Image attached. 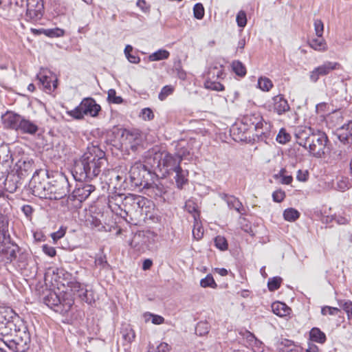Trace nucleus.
<instances>
[{"label": "nucleus", "mask_w": 352, "mask_h": 352, "mask_svg": "<svg viewBox=\"0 0 352 352\" xmlns=\"http://www.w3.org/2000/svg\"><path fill=\"white\" fill-rule=\"evenodd\" d=\"M340 69H342V66L340 63L327 60L309 72V80L316 83L320 76H327L333 71Z\"/></svg>", "instance_id": "nucleus-12"}, {"label": "nucleus", "mask_w": 352, "mask_h": 352, "mask_svg": "<svg viewBox=\"0 0 352 352\" xmlns=\"http://www.w3.org/2000/svg\"><path fill=\"white\" fill-rule=\"evenodd\" d=\"M276 140L280 144H285L290 140V135L282 129L276 136Z\"/></svg>", "instance_id": "nucleus-54"}, {"label": "nucleus", "mask_w": 352, "mask_h": 352, "mask_svg": "<svg viewBox=\"0 0 352 352\" xmlns=\"http://www.w3.org/2000/svg\"><path fill=\"white\" fill-rule=\"evenodd\" d=\"M204 87L207 89L217 91L224 90V86L221 83L213 81L210 78H208L205 81Z\"/></svg>", "instance_id": "nucleus-37"}, {"label": "nucleus", "mask_w": 352, "mask_h": 352, "mask_svg": "<svg viewBox=\"0 0 352 352\" xmlns=\"http://www.w3.org/2000/svg\"><path fill=\"white\" fill-rule=\"evenodd\" d=\"M2 120L6 127L20 131L21 133L34 135L39 130L36 121L12 111L6 112L2 116Z\"/></svg>", "instance_id": "nucleus-3"}, {"label": "nucleus", "mask_w": 352, "mask_h": 352, "mask_svg": "<svg viewBox=\"0 0 352 352\" xmlns=\"http://www.w3.org/2000/svg\"><path fill=\"white\" fill-rule=\"evenodd\" d=\"M220 197L227 203L230 209H234L239 214H243V204L238 198L233 195H229L225 193L221 194Z\"/></svg>", "instance_id": "nucleus-22"}, {"label": "nucleus", "mask_w": 352, "mask_h": 352, "mask_svg": "<svg viewBox=\"0 0 352 352\" xmlns=\"http://www.w3.org/2000/svg\"><path fill=\"white\" fill-rule=\"evenodd\" d=\"M310 339L316 342L323 344L326 341L325 334L318 328H312L309 333Z\"/></svg>", "instance_id": "nucleus-30"}, {"label": "nucleus", "mask_w": 352, "mask_h": 352, "mask_svg": "<svg viewBox=\"0 0 352 352\" xmlns=\"http://www.w3.org/2000/svg\"><path fill=\"white\" fill-rule=\"evenodd\" d=\"M108 100L109 102L114 104H120L123 100L120 96H116V92L114 89H109L108 91Z\"/></svg>", "instance_id": "nucleus-53"}, {"label": "nucleus", "mask_w": 352, "mask_h": 352, "mask_svg": "<svg viewBox=\"0 0 352 352\" xmlns=\"http://www.w3.org/2000/svg\"><path fill=\"white\" fill-rule=\"evenodd\" d=\"M0 243H4L0 251L7 256V258L12 261L16 258L19 247L10 243L8 226L4 220L0 219Z\"/></svg>", "instance_id": "nucleus-11"}, {"label": "nucleus", "mask_w": 352, "mask_h": 352, "mask_svg": "<svg viewBox=\"0 0 352 352\" xmlns=\"http://www.w3.org/2000/svg\"><path fill=\"white\" fill-rule=\"evenodd\" d=\"M272 310L274 314L280 317L287 316L292 311L290 307L281 302H273L272 304Z\"/></svg>", "instance_id": "nucleus-23"}, {"label": "nucleus", "mask_w": 352, "mask_h": 352, "mask_svg": "<svg viewBox=\"0 0 352 352\" xmlns=\"http://www.w3.org/2000/svg\"><path fill=\"white\" fill-rule=\"evenodd\" d=\"M120 140L122 144L135 151L141 142V134L138 130L121 129Z\"/></svg>", "instance_id": "nucleus-13"}, {"label": "nucleus", "mask_w": 352, "mask_h": 352, "mask_svg": "<svg viewBox=\"0 0 352 352\" xmlns=\"http://www.w3.org/2000/svg\"><path fill=\"white\" fill-rule=\"evenodd\" d=\"M65 232L66 229L61 227L57 232H53L51 234V236L54 241H57L58 239L64 236Z\"/></svg>", "instance_id": "nucleus-60"}, {"label": "nucleus", "mask_w": 352, "mask_h": 352, "mask_svg": "<svg viewBox=\"0 0 352 352\" xmlns=\"http://www.w3.org/2000/svg\"><path fill=\"white\" fill-rule=\"evenodd\" d=\"M192 235L196 240H199L203 237L204 228L195 217V225L192 229Z\"/></svg>", "instance_id": "nucleus-41"}, {"label": "nucleus", "mask_w": 352, "mask_h": 352, "mask_svg": "<svg viewBox=\"0 0 352 352\" xmlns=\"http://www.w3.org/2000/svg\"><path fill=\"white\" fill-rule=\"evenodd\" d=\"M344 146L345 145L343 144L342 146H339L338 148L333 152V154L336 155L337 160H343L348 154L352 152V148L351 146L349 145L346 149L344 148Z\"/></svg>", "instance_id": "nucleus-36"}, {"label": "nucleus", "mask_w": 352, "mask_h": 352, "mask_svg": "<svg viewBox=\"0 0 352 352\" xmlns=\"http://www.w3.org/2000/svg\"><path fill=\"white\" fill-rule=\"evenodd\" d=\"M337 188L341 191H344L349 188V184L346 179H341L337 182Z\"/></svg>", "instance_id": "nucleus-61"}, {"label": "nucleus", "mask_w": 352, "mask_h": 352, "mask_svg": "<svg viewBox=\"0 0 352 352\" xmlns=\"http://www.w3.org/2000/svg\"><path fill=\"white\" fill-rule=\"evenodd\" d=\"M123 338L128 342H131L135 338V332L131 328H125L121 331Z\"/></svg>", "instance_id": "nucleus-49"}, {"label": "nucleus", "mask_w": 352, "mask_h": 352, "mask_svg": "<svg viewBox=\"0 0 352 352\" xmlns=\"http://www.w3.org/2000/svg\"><path fill=\"white\" fill-rule=\"evenodd\" d=\"M124 199L125 195L120 193H113L108 197V206L111 210L123 217H124L123 216Z\"/></svg>", "instance_id": "nucleus-16"}, {"label": "nucleus", "mask_w": 352, "mask_h": 352, "mask_svg": "<svg viewBox=\"0 0 352 352\" xmlns=\"http://www.w3.org/2000/svg\"><path fill=\"white\" fill-rule=\"evenodd\" d=\"M37 78L38 79L40 83L43 86V89L46 91H52V86H51V78L47 76L45 73L44 71H41L37 74Z\"/></svg>", "instance_id": "nucleus-31"}, {"label": "nucleus", "mask_w": 352, "mask_h": 352, "mask_svg": "<svg viewBox=\"0 0 352 352\" xmlns=\"http://www.w3.org/2000/svg\"><path fill=\"white\" fill-rule=\"evenodd\" d=\"M69 184L65 174L60 173L53 182L49 183L47 199L58 200L65 197L69 192Z\"/></svg>", "instance_id": "nucleus-8"}, {"label": "nucleus", "mask_w": 352, "mask_h": 352, "mask_svg": "<svg viewBox=\"0 0 352 352\" xmlns=\"http://www.w3.org/2000/svg\"><path fill=\"white\" fill-rule=\"evenodd\" d=\"M242 124L247 126L245 129L254 130V140L265 142L271 136V124L265 121L260 113H250L245 116L242 119Z\"/></svg>", "instance_id": "nucleus-4"}, {"label": "nucleus", "mask_w": 352, "mask_h": 352, "mask_svg": "<svg viewBox=\"0 0 352 352\" xmlns=\"http://www.w3.org/2000/svg\"><path fill=\"white\" fill-rule=\"evenodd\" d=\"M87 223L91 228H96L98 230H101L104 228L100 220L96 217L91 216L87 219Z\"/></svg>", "instance_id": "nucleus-45"}, {"label": "nucleus", "mask_w": 352, "mask_h": 352, "mask_svg": "<svg viewBox=\"0 0 352 352\" xmlns=\"http://www.w3.org/2000/svg\"><path fill=\"white\" fill-rule=\"evenodd\" d=\"M340 306L344 310V311L347 314L348 318L349 319H352V302L351 301H345L342 302L341 300L338 301Z\"/></svg>", "instance_id": "nucleus-50"}, {"label": "nucleus", "mask_w": 352, "mask_h": 352, "mask_svg": "<svg viewBox=\"0 0 352 352\" xmlns=\"http://www.w3.org/2000/svg\"><path fill=\"white\" fill-rule=\"evenodd\" d=\"M107 165L105 153L98 146L87 147L81 158L75 162L72 175L76 181L91 180L104 170Z\"/></svg>", "instance_id": "nucleus-1"}, {"label": "nucleus", "mask_w": 352, "mask_h": 352, "mask_svg": "<svg viewBox=\"0 0 352 352\" xmlns=\"http://www.w3.org/2000/svg\"><path fill=\"white\" fill-rule=\"evenodd\" d=\"M286 170L285 169H281L276 177H279L280 178V182L283 184H290L293 180L292 175H285V173Z\"/></svg>", "instance_id": "nucleus-55"}, {"label": "nucleus", "mask_w": 352, "mask_h": 352, "mask_svg": "<svg viewBox=\"0 0 352 352\" xmlns=\"http://www.w3.org/2000/svg\"><path fill=\"white\" fill-rule=\"evenodd\" d=\"M340 310L336 307H332L326 306L322 308L321 313L322 315L325 316L327 314L329 315H337Z\"/></svg>", "instance_id": "nucleus-57"}, {"label": "nucleus", "mask_w": 352, "mask_h": 352, "mask_svg": "<svg viewBox=\"0 0 352 352\" xmlns=\"http://www.w3.org/2000/svg\"><path fill=\"white\" fill-rule=\"evenodd\" d=\"M154 160H158L157 167L164 173L170 174L177 170H180V163L183 160V155L180 153H156Z\"/></svg>", "instance_id": "nucleus-7"}, {"label": "nucleus", "mask_w": 352, "mask_h": 352, "mask_svg": "<svg viewBox=\"0 0 352 352\" xmlns=\"http://www.w3.org/2000/svg\"><path fill=\"white\" fill-rule=\"evenodd\" d=\"M236 21L239 27L244 28L247 24L245 12L243 10L239 11L236 15Z\"/></svg>", "instance_id": "nucleus-51"}, {"label": "nucleus", "mask_w": 352, "mask_h": 352, "mask_svg": "<svg viewBox=\"0 0 352 352\" xmlns=\"http://www.w3.org/2000/svg\"><path fill=\"white\" fill-rule=\"evenodd\" d=\"M171 346L168 344L166 342H161L156 347L155 352H169Z\"/></svg>", "instance_id": "nucleus-63"}, {"label": "nucleus", "mask_w": 352, "mask_h": 352, "mask_svg": "<svg viewBox=\"0 0 352 352\" xmlns=\"http://www.w3.org/2000/svg\"><path fill=\"white\" fill-rule=\"evenodd\" d=\"M174 89V87L172 85H166L163 87L158 95L159 100L161 101L164 100L168 96L173 93Z\"/></svg>", "instance_id": "nucleus-43"}, {"label": "nucleus", "mask_w": 352, "mask_h": 352, "mask_svg": "<svg viewBox=\"0 0 352 352\" xmlns=\"http://www.w3.org/2000/svg\"><path fill=\"white\" fill-rule=\"evenodd\" d=\"M30 341V333L22 324L14 329L12 339H10L7 346L14 352H25L29 349Z\"/></svg>", "instance_id": "nucleus-6"}, {"label": "nucleus", "mask_w": 352, "mask_h": 352, "mask_svg": "<svg viewBox=\"0 0 352 352\" xmlns=\"http://www.w3.org/2000/svg\"><path fill=\"white\" fill-rule=\"evenodd\" d=\"M338 137L343 145H352V121L344 124L338 130Z\"/></svg>", "instance_id": "nucleus-20"}, {"label": "nucleus", "mask_w": 352, "mask_h": 352, "mask_svg": "<svg viewBox=\"0 0 352 352\" xmlns=\"http://www.w3.org/2000/svg\"><path fill=\"white\" fill-rule=\"evenodd\" d=\"M169 55L170 54L167 50L161 49L150 54L148 56V60L150 61H158L164 60L167 59Z\"/></svg>", "instance_id": "nucleus-32"}, {"label": "nucleus", "mask_w": 352, "mask_h": 352, "mask_svg": "<svg viewBox=\"0 0 352 352\" xmlns=\"http://www.w3.org/2000/svg\"><path fill=\"white\" fill-rule=\"evenodd\" d=\"M43 252L53 257L56 255V251L54 247L50 246L48 245H43Z\"/></svg>", "instance_id": "nucleus-62"}, {"label": "nucleus", "mask_w": 352, "mask_h": 352, "mask_svg": "<svg viewBox=\"0 0 352 352\" xmlns=\"http://www.w3.org/2000/svg\"><path fill=\"white\" fill-rule=\"evenodd\" d=\"M233 72L239 76L243 77L246 74L245 65L239 60H234L232 63Z\"/></svg>", "instance_id": "nucleus-34"}, {"label": "nucleus", "mask_w": 352, "mask_h": 352, "mask_svg": "<svg viewBox=\"0 0 352 352\" xmlns=\"http://www.w3.org/2000/svg\"><path fill=\"white\" fill-rule=\"evenodd\" d=\"M314 30L317 37H322L324 32V24L320 19L314 20Z\"/></svg>", "instance_id": "nucleus-52"}, {"label": "nucleus", "mask_w": 352, "mask_h": 352, "mask_svg": "<svg viewBox=\"0 0 352 352\" xmlns=\"http://www.w3.org/2000/svg\"><path fill=\"white\" fill-rule=\"evenodd\" d=\"M133 50V48L131 45H126L124 48V52L126 58L130 63L138 64L140 61V58L138 56L133 54L131 53Z\"/></svg>", "instance_id": "nucleus-33"}, {"label": "nucleus", "mask_w": 352, "mask_h": 352, "mask_svg": "<svg viewBox=\"0 0 352 352\" xmlns=\"http://www.w3.org/2000/svg\"><path fill=\"white\" fill-rule=\"evenodd\" d=\"M131 247L138 253L142 254L147 250V245L140 231L135 233L130 243Z\"/></svg>", "instance_id": "nucleus-21"}, {"label": "nucleus", "mask_w": 352, "mask_h": 352, "mask_svg": "<svg viewBox=\"0 0 352 352\" xmlns=\"http://www.w3.org/2000/svg\"><path fill=\"white\" fill-rule=\"evenodd\" d=\"M16 325L12 321H8L6 324L0 325V341L7 346L10 339H12L14 329Z\"/></svg>", "instance_id": "nucleus-19"}, {"label": "nucleus", "mask_w": 352, "mask_h": 352, "mask_svg": "<svg viewBox=\"0 0 352 352\" xmlns=\"http://www.w3.org/2000/svg\"><path fill=\"white\" fill-rule=\"evenodd\" d=\"M69 287L71 288L72 292L74 294L76 293L81 300L87 301V290L79 282L71 281L69 283Z\"/></svg>", "instance_id": "nucleus-24"}, {"label": "nucleus", "mask_w": 352, "mask_h": 352, "mask_svg": "<svg viewBox=\"0 0 352 352\" xmlns=\"http://www.w3.org/2000/svg\"><path fill=\"white\" fill-rule=\"evenodd\" d=\"M95 265L100 267V269H104L109 266L107 261L106 256L103 255H100L96 258Z\"/></svg>", "instance_id": "nucleus-56"}, {"label": "nucleus", "mask_w": 352, "mask_h": 352, "mask_svg": "<svg viewBox=\"0 0 352 352\" xmlns=\"http://www.w3.org/2000/svg\"><path fill=\"white\" fill-rule=\"evenodd\" d=\"M43 34L50 38L60 37L65 34V30L59 28L46 29V30H43Z\"/></svg>", "instance_id": "nucleus-39"}, {"label": "nucleus", "mask_w": 352, "mask_h": 352, "mask_svg": "<svg viewBox=\"0 0 352 352\" xmlns=\"http://www.w3.org/2000/svg\"><path fill=\"white\" fill-rule=\"evenodd\" d=\"M175 173H176L175 179L177 186L179 188H182L184 185H185L188 182V171L180 168V170H177Z\"/></svg>", "instance_id": "nucleus-29"}, {"label": "nucleus", "mask_w": 352, "mask_h": 352, "mask_svg": "<svg viewBox=\"0 0 352 352\" xmlns=\"http://www.w3.org/2000/svg\"><path fill=\"white\" fill-rule=\"evenodd\" d=\"M145 243L147 245V250H151L157 241V235L154 232L150 230L140 231Z\"/></svg>", "instance_id": "nucleus-26"}, {"label": "nucleus", "mask_w": 352, "mask_h": 352, "mask_svg": "<svg viewBox=\"0 0 352 352\" xmlns=\"http://www.w3.org/2000/svg\"><path fill=\"white\" fill-rule=\"evenodd\" d=\"M49 183L45 179L41 181L39 175L34 174L30 182V187L34 195L42 199H47Z\"/></svg>", "instance_id": "nucleus-14"}, {"label": "nucleus", "mask_w": 352, "mask_h": 352, "mask_svg": "<svg viewBox=\"0 0 352 352\" xmlns=\"http://www.w3.org/2000/svg\"><path fill=\"white\" fill-rule=\"evenodd\" d=\"M269 110L281 116L290 110L287 100L281 94L274 96L268 104Z\"/></svg>", "instance_id": "nucleus-15"}, {"label": "nucleus", "mask_w": 352, "mask_h": 352, "mask_svg": "<svg viewBox=\"0 0 352 352\" xmlns=\"http://www.w3.org/2000/svg\"><path fill=\"white\" fill-rule=\"evenodd\" d=\"M240 334L242 337L247 340L249 344H256L257 342H260L255 336L249 331H245L243 332H240Z\"/></svg>", "instance_id": "nucleus-47"}, {"label": "nucleus", "mask_w": 352, "mask_h": 352, "mask_svg": "<svg viewBox=\"0 0 352 352\" xmlns=\"http://www.w3.org/2000/svg\"><path fill=\"white\" fill-rule=\"evenodd\" d=\"M146 170V168L144 164L140 162H135L131 166L129 173L131 182L136 186L142 184V180L144 177Z\"/></svg>", "instance_id": "nucleus-18"}, {"label": "nucleus", "mask_w": 352, "mask_h": 352, "mask_svg": "<svg viewBox=\"0 0 352 352\" xmlns=\"http://www.w3.org/2000/svg\"><path fill=\"white\" fill-rule=\"evenodd\" d=\"M294 346V342L286 338H281L276 343V347L280 352L292 351Z\"/></svg>", "instance_id": "nucleus-28"}, {"label": "nucleus", "mask_w": 352, "mask_h": 352, "mask_svg": "<svg viewBox=\"0 0 352 352\" xmlns=\"http://www.w3.org/2000/svg\"><path fill=\"white\" fill-rule=\"evenodd\" d=\"M95 189L96 188L94 185L80 183L77 184L76 188L73 191L72 197L74 199L82 202L87 199Z\"/></svg>", "instance_id": "nucleus-17"}, {"label": "nucleus", "mask_w": 352, "mask_h": 352, "mask_svg": "<svg viewBox=\"0 0 352 352\" xmlns=\"http://www.w3.org/2000/svg\"><path fill=\"white\" fill-rule=\"evenodd\" d=\"M308 44L313 50L320 52H325L328 49L327 44L322 36L309 40Z\"/></svg>", "instance_id": "nucleus-25"}, {"label": "nucleus", "mask_w": 352, "mask_h": 352, "mask_svg": "<svg viewBox=\"0 0 352 352\" xmlns=\"http://www.w3.org/2000/svg\"><path fill=\"white\" fill-rule=\"evenodd\" d=\"M283 217L286 221H294L299 218L300 212L293 208H289L285 210Z\"/></svg>", "instance_id": "nucleus-35"}, {"label": "nucleus", "mask_w": 352, "mask_h": 352, "mask_svg": "<svg viewBox=\"0 0 352 352\" xmlns=\"http://www.w3.org/2000/svg\"><path fill=\"white\" fill-rule=\"evenodd\" d=\"M43 4L37 3L36 9H34L30 6V3L28 4L27 15L33 20H38L43 16L42 13Z\"/></svg>", "instance_id": "nucleus-27"}, {"label": "nucleus", "mask_w": 352, "mask_h": 352, "mask_svg": "<svg viewBox=\"0 0 352 352\" xmlns=\"http://www.w3.org/2000/svg\"><path fill=\"white\" fill-rule=\"evenodd\" d=\"M282 278L278 276H276L268 280L267 287L270 291L274 292L277 290L281 284Z\"/></svg>", "instance_id": "nucleus-42"}, {"label": "nucleus", "mask_w": 352, "mask_h": 352, "mask_svg": "<svg viewBox=\"0 0 352 352\" xmlns=\"http://www.w3.org/2000/svg\"><path fill=\"white\" fill-rule=\"evenodd\" d=\"M193 14L195 18L197 19H202L204 16V8L200 3H197L194 6Z\"/></svg>", "instance_id": "nucleus-48"}, {"label": "nucleus", "mask_w": 352, "mask_h": 352, "mask_svg": "<svg viewBox=\"0 0 352 352\" xmlns=\"http://www.w3.org/2000/svg\"><path fill=\"white\" fill-rule=\"evenodd\" d=\"M285 197V192L282 190H277L272 194L273 200L275 202L280 203L283 201Z\"/></svg>", "instance_id": "nucleus-58"}, {"label": "nucleus", "mask_w": 352, "mask_h": 352, "mask_svg": "<svg viewBox=\"0 0 352 352\" xmlns=\"http://www.w3.org/2000/svg\"><path fill=\"white\" fill-rule=\"evenodd\" d=\"M22 212L29 219H31L33 212V208L30 205H24L21 208Z\"/></svg>", "instance_id": "nucleus-64"}, {"label": "nucleus", "mask_w": 352, "mask_h": 352, "mask_svg": "<svg viewBox=\"0 0 352 352\" xmlns=\"http://www.w3.org/2000/svg\"><path fill=\"white\" fill-rule=\"evenodd\" d=\"M100 110V106L96 103L94 99L85 98L78 106L69 111L68 114L75 119L80 120L84 118L85 115L96 117Z\"/></svg>", "instance_id": "nucleus-9"}, {"label": "nucleus", "mask_w": 352, "mask_h": 352, "mask_svg": "<svg viewBox=\"0 0 352 352\" xmlns=\"http://www.w3.org/2000/svg\"><path fill=\"white\" fill-rule=\"evenodd\" d=\"M215 246L220 250H226L228 249V242L224 236H217L214 239Z\"/></svg>", "instance_id": "nucleus-46"}, {"label": "nucleus", "mask_w": 352, "mask_h": 352, "mask_svg": "<svg viewBox=\"0 0 352 352\" xmlns=\"http://www.w3.org/2000/svg\"><path fill=\"white\" fill-rule=\"evenodd\" d=\"M209 332V327L208 323L200 322L195 327V333L199 336H203Z\"/></svg>", "instance_id": "nucleus-44"}, {"label": "nucleus", "mask_w": 352, "mask_h": 352, "mask_svg": "<svg viewBox=\"0 0 352 352\" xmlns=\"http://www.w3.org/2000/svg\"><path fill=\"white\" fill-rule=\"evenodd\" d=\"M296 138L299 145L309 148V152L316 157H322L328 151V138L324 132H315L311 127H301L296 130Z\"/></svg>", "instance_id": "nucleus-2"}, {"label": "nucleus", "mask_w": 352, "mask_h": 352, "mask_svg": "<svg viewBox=\"0 0 352 352\" xmlns=\"http://www.w3.org/2000/svg\"><path fill=\"white\" fill-rule=\"evenodd\" d=\"M43 302L56 312L65 314L71 309L74 300L69 294H65L60 297L56 292H50L44 297Z\"/></svg>", "instance_id": "nucleus-5"}, {"label": "nucleus", "mask_w": 352, "mask_h": 352, "mask_svg": "<svg viewBox=\"0 0 352 352\" xmlns=\"http://www.w3.org/2000/svg\"><path fill=\"white\" fill-rule=\"evenodd\" d=\"M258 85L262 91H268L272 88L273 83L272 80L267 77H260L258 80Z\"/></svg>", "instance_id": "nucleus-38"}, {"label": "nucleus", "mask_w": 352, "mask_h": 352, "mask_svg": "<svg viewBox=\"0 0 352 352\" xmlns=\"http://www.w3.org/2000/svg\"><path fill=\"white\" fill-rule=\"evenodd\" d=\"M141 117L144 120H151L154 118V114L150 108H144L141 111Z\"/></svg>", "instance_id": "nucleus-59"}, {"label": "nucleus", "mask_w": 352, "mask_h": 352, "mask_svg": "<svg viewBox=\"0 0 352 352\" xmlns=\"http://www.w3.org/2000/svg\"><path fill=\"white\" fill-rule=\"evenodd\" d=\"M200 285L204 288L209 287L214 289L217 287V284L211 274H208L204 278H202L200 281Z\"/></svg>", "instance_id": "nucleus-40"}, {"label": "nucleus", "mask_w": 352, "mask_h": 352, "mask_svg": "<svg viewBox=\"0 0 352 352\" xmlns=\"http://www.w3.org/2000/svg\"><path fill=\"white\" fill-rule=\"evenodd\" d=\"M150 204V201L141 195L128 194L125 195L123 213L126 215L132 214L140 210L142 211L144 207L149 206Z\"/></svg>", "instance_id": "nucleus-10"}]
</instances>
